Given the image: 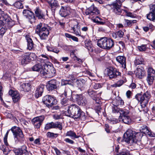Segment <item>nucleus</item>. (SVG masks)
I'll list each match as a JSON object with an SVG mask.
<instances>
[{
  "label": "nucleus",
  "mask_w": 155,
  "mask_h": 155,
  "mask_svg": "<svg viewBox=\"0 0 155 155\" xmlns=\"http://www.w3.org/2000/svg\"><path fill=\"white\" fill-rule=\"evenodd\" d=\"M65 114L68 116L73 118L76 120L80 119L84 120L86 118L85 113L78 105L75 104L71 105L68 107V109L65 111Z\"/></svg>",
  "instance_id": "obj_1"
},
{
  "label": "nucleus",
  "mask_w": 155,
  "mask_h": 155,
  "mask_svg": "<svg viewBox=\"0 0 155 155\" xmlns=\"http://www.w3.org/2000/svg\"><path fill=\"white\" fill-rule=\"evenodd\" d=\"M143 134L141 132H136L131 129H128L124 134L123 141L128 143H136L141 138Z\"/></svg>",
  "instance_id": "obj_2"
},
{
  "label": "nucleus",
  "mask_w": 155,
  "mask_h": 155,
  "mask_svg": "<svg viewBox=\"0 0 155 155\" xmlns=\"http://www.w3.org/2000/svg\"><path fill=\"white\" fill-rule=\"evenodd\" d=\"M11 130L14 136L15 142L16 144L19 142L22 144L25 140L22 131L20 127L16 126L12 127Z\"/></svg>",
  "instance_id": "obj_3"
},
{
  "label": "nucleus",
  "mask_w": 155,
  "mask_h": 155,
  "mask_svg": "<svg viewBox=\"0 0 155 155\" xmlns=\"http://www.w3.org/2000/svg\"><path fill=\"white\" fill-rule=\"evenodd\" d=\"M97 45L101 48L110 50L114 46V44L111 39L104 37L98 40Z\"/></svg>",
  "instance_id": "obj_4"
},
{
  "label": "nucleus",
  "mask_w": 155,
  "mask_h": 155,
  "mask_svg": "<svg viewBox=\"0 0 155 155\" xmlns=\"http://www.w3.org/2000/svg\"><path fill=\"white\" fill-rule=\"evenodd\" d=\"M151 97L150 92L149 91H147L143 94H138L135 96L136 99L140 102L141 106L143 107H145L147 104Z\"/></svg>",
  "instance_id": "obj_5"
},
{
  "label": "nucleus",
  "mask_w": 155,
  "mask_h": 155,
  "mask_svg": "<svg viewBox=\"0 0 155 155\" xmlns=\"http://www.w3.org/2000/svg\"><path fill=\"white\" fill-rule=\"evenodd\" d=\"M129 114L128 110L121 109L120 111V116L119 118L120 121L128 124H130L131 121V119L127 115Z\"/></svg>",
  "instance_id": "obj_6"
},
{
  "label": "nucleus",
  "mask_w": 155,
  "mask_h": 155,
  "mask_svg": "<svg viewBox=\"0 0 155 155\" xmlns=\"http://www.w3.org/2000/svg\"><path fill=\"white\" fill-rule=\"evenodd\" d=\"M107 74L110 79H115L121 75V73L115 68L110 67L106 69Z\"/></svg>",
  "instance_id": "obj_7"
},
{
  "label": "nucleus",
  "mask_w": 155,
  "mask_h": 155,
  "mask_svg": "<svg viewBox=\"0 0 155 155\" xmlns=\"http://www.w3.org/2000/svg\"><path fill=\"white\" fill-rule=\"evenodd\" d=\"M43 103L48 107H51L53 105L56 104L57 101L55 98L50 95H46L43 98Z\"/></svg>",
  "instance_id": "obj_8"
},
{
  "label": "nucleus",
  "mask_w": 155,
  "mask_h": 155,
  "mask_svg": "<svg viewBox=\"0 0 155 155\" xmlns=\"http://www.w3.org/2000/svg\"><path fill=\"white\" fill-rule=\"evenodd\" d=\"M114 1L111 4V7L113 12L115 14L117 15H121L124 13V10L121 9L120 7L121 3Z\"/></svg>",
  "instance_id": "obj_9"
},
{
  "label": "nucleus",
  "mask_w": 155,
  "mask_h": 155,
  "mask_svg": "<svg viewBox=\"0 0 155 155\" xmlns=\"http://www.w3.org/2000/svg\"><path fill=\"white\" fill-rule=\"evenodd\" d=\"M99 13V10L94 6L91 5L88 9H87L85 14L87 15H89V18L92 20V17L97 16V15Z\"/></svg>",
  "instance_id": "obj_10"
},
{
  "label": "nucleus",
  "mask_w": 155,
  "mask_h": 155,
  "mask_svg": "<svg viewBox=\"0 0 155 155\" xmlns=\"http://www.w3.org/2000/svg\"><path fill=\"white\" fill-rule=\"evenodd\" d=\"M60 82L56 80H51L48 81L46 85L47 90L49 91L56 89L59 86Z\"/></svg>",
  "instance_id": "obj_11"
},
{
  "label": "nucleus",
  "mask_w": 155,
  "mask_h": 155,
  "mask_svg": "<svg viewBox=\"0 0 155 155\" xmlns=\"http://www.w3.org/2000/svg\"><path fill=\"white\" fill-rule=\"evenodd\" d=\"M27 149V147L25 145H23L20 148L14 149L13 151L15 155H29Z\"/></svg>",
  "instance_id": "obj_12"
},
{
  "label": "nucleus",
  "mask_w": 155,
  "mask_h": 155,
  "mask_svg": "<svg viewBox=\"0 0 155 155\" xmlns=\"http://www.w3.org/2000/svg\"><path fill=\"white\" fill-rule=\"evenodd\" d=\"M44 119L45 117L43 116H41L34 118L32 120V122L35 127L36 128H39Z\"/></svg>",
  "instance_id": "obj_13"
},
{
  "label": "nucleus",
  "mask_w": 155,
  "mask_h": 155,
  "mask_svg": "<svg viewBox=\"0 0 155 155\" xmlns=\"http://www.w3.org/2000/svg\"><path fill=\"white\" fill-rule=\"evenodd\" d=\"M58 128L59 130H61L62 129V124L60 122H57L54 123L51 122L48 123L45 125V128L46 130H48L51 128Z\"/></svg>",
  "instance_id": "obj_14"
},
{
  "label": "nucleus",
  "mask_w": 155,
  "mask_h": 155,
  "mask_svg": "<svg viewBox=\"0 0 155 155\" xmlns=\"http://www.w3.org/2000/svg\"><path fill=\"white\" fill-rule=\"evenodd\" d=\"M9 94L12 97V99L14 103L19 101L21 98V96L17 91L10 90L8 92Z\"/></svg>",
  "instance_id": "obj_15"
},
{
  "label": "nucleus",
  "mask_w": 155,
  "mask_h": 155,
  "mask_svg": "<svg viewBox=\"0 0 155 155\" xmlns=\"http://www.w3.org/2000/svg\"><path fill=\"white\" fill-rule=\"evenodd\" d=\"M22 13L24 16L31 20L32 22L35 20V17L32 12L28 10L25 9L23 10Z\"/></svg>",
  "instance_id": "obj_16"
},
{
  "label": "nucleus",
  "mask_w": 155,
  "mask_h": 155,
  "mask_svg": "<svg viewBox=\"0 0 155 155\" xmlns=\"http://www.w3.org/2000/svg\"><path fill=\"white\" fill-rule=\"evenodd\" d=\"M76 101L80 105H85L87 103L85 97L81 94H76L74 96Z\"/></svg>",
  "instance_id": "obj_17"
},
{
  "label": "nucleus",
  "mask_w": 155,
  "mask_h": 155,
  "mask_svg": "<svg viewBox=\"0 0 155 155\" xmlns=\"http://www.w3.org/2000/svg\"><path fill=\"white\" fill-rule=\"evenodd\" d=\"M30 53H25L22 54L21 56V63L22 65H25L28 64L31 61Z\"/></svg>",
  "instance_id": "obj_18"
},
{
  "label": "nucleus",
  "mask_w": 155,
  "mask_h": 155,
  "mask_svg": "<svg viewBox=\"0 0 155 155\" xmlns=\"http://www.w3.org/2000/svg\"><path fill=\"white\" fill-rule=\"evenodd\" d=\"M140 130L141 133L147 134L150 137H155V134L152 133L148 127L145 125L142 126Z\"/></svg>",
  "instance_id": "obj_19"
},
{
  "label": "nucleus",
  "mask_w": 155,
  "mask_h": 155,
  "mask_svg": "<svg viewBox=\"0 0 155 155\" xmlns=\"http://www.w3.org/2000/svg\"><path fill=\"white\" fill-rule=\"evenodd\" d=\"M49 28L48 25L44 23H40L36 26L35 32L36 33H39Z\"/></svg>",
  "instance_id": "obj_20"
},
{
  "label": "nucleus",
  "mask_w": 155,
  "mask_h": 155,
  "mask_svg": "<svg viewBox=\"0 0 155 155\" xmlns=\"http://www.w3.org/2000/svg\"><path fill=\"white\" fill-rule=\"evenodd\" d=\"M116 60L122 65V67L124 69L126 68V59L124 56H118L117 57Z\"/></svg>",
  "instance_id": "obj_21"
},
{
  "label": "nucleus",
  "mask_w": 155,
  "mask_h": 155,
  "mask_svg": "<svg viewBox=\"0 0 155 155\" xmlns=\"http://www.w3.org/2000/svg\"><path fill=\"white\" fill-rule=\"evenodd\" d=\"M49 28L43 31H40L39 33H37L39 35L40 39L41 40L46 39L49 34Z\"/></svg>",
  "instance_id": "obj_22"
},
{
  "label": "nucleus",
  "mask_w": 155,
  "mask_h": 155,
  "mask_svg": "<svg viewBox=\"0 0 155 155\" xmlns=\"http://www.w3.org/2000/svg\"><path fill=\"white\" fill-rule=\"evenodd\" d=\"M71 29L73 31V33L77 36H80L81 35V31L80 30V26L78 23L71 27Z\"/></svg>",
  "instance_id": "obj_23"
},
{
  "label": "nucleus",
  "mask_w": 155,
  "mask_h": 155,
  "mask_svg": "<svg viewBox=\"0 0 155 155\" xmlns=\"http://www.w3.org/2000/svg\"><path fill=\"white\" fill-rule=\"evenodd\" d=\"M47 2L51 8L54 10L59 6L58 1L56 0H48Z\"/></svg>",
  "instance_id": "obj_24"
},
{
  "label": "nucleus",
  "mask_w": 155,
  "mask_h": 155,
  "mask_svg": "<svg viewBox=\"0 0 155 155\" xmlns=\"http://www.w3.org/2000/svg\"><path fill=\"white\" fill-rule=\"evenodd\" d=\"M35 14L39 19H44L45 15L42 11L38 8H36L35 10Z\"/></svg>",
  "instance_id": "obj_25"
},
{
  "label": "nucleus",
  "mask_w": 155,
  "mask_h": 155,
  "mask_svg": "<svg viewBox=\"0 0 155 155\" xmlns=\"http://www.w3.org/2000/svg\"><path fill=\"white\" fill-rule=\"evenodd\" d=\"M25 38L27 42L28 49L29 50L32 49L34 48V44L32 40L28 35H26Z\"/></svg>",
  "instance_id": "obj_26"
},
{
  "label": "nucleus",
  "mask_w": 155,
  "mask_h": 155,
  "mask_svg": "<svg viewBox=\"0 0 155 155\" xmlns=\"http://www.w3.org/2000/svg\"><path fill=\"white\" fill-rule=\"evenodd\" d=\"M44 88V85H41L38 87L35 91V96L37 97L41 96L43 92V89Z\"/></svg>",
  "instance_id": "obj_27"
},
{
  "label": "nucleus",
  "mask_w": 155,
  "mask_h": 155,
  "mask_svg": "<svg viewBox=\"0 0 155 155\" xmlns=\"http://www.w3.org/2000/svg\"><path fill=\"white\" fill-rule=\"evenodd\" d=\"M124 35V33L122 31H119L115 32H113L112 34V37L114 39H118L123 37Z\"/></svg>",
  "instance_id": "obj_28"
},
{
  "label": "nucleus",
  "mask_w": 155,
  "mask_h": 155,
  "mask_svg": "<svg viewBox=\"0 0 155 155\" xmlns=\"http://www.w3.org/2000/svg\"><path fill=\"white\" fill-rule=\"evenodd\" d=\"M31 85L28 83H24L21 84L19 87V89L21 91H28L30 90Z\"/></svg>",
  "instance_id": "obj_29"
},
{
  "label": "nucleus",
  "mask_w": 155,
  "mask_h": 155,
  "mask_svg": "<svg viewBox=\"0 0 155 155\" xmlns=\"http://www.w3.org/2000/svg\"><path fill=\"white\" fill-rule=\"evenodd\" d=\"M14 24V22L8 15V17L6 18V20H5L2 22V25H6L9 27H12Z\"/></svg>",
  "instance_id": "obj_30"
},
{
  "label": "nucleus",
  "mask_w": 155,
  "mask_h": 155,
  "mask_svg": "<svg viewBox=\"0 0 155 155\" xmlns=\"http://www.w3.org/2000/svg\"><path fill=\"white\" fill-rule=\"evenodd\" d=\"M65 135L66 136L70 137L72 139H74L78 138L80 136L77 135L76 134L74 131L70 130L67 132Z\"/></svg>",
  "instance_id": "obj_31"
},
{
  "label": "nucleus",
  "mask_w": 155,
  "mask_h": 155,
  "mask_svg": "<svg viewBox=\"0 0 155 155\" xmlns=\"http://www.w3.org/2000/svg\"><path fill=\"white\" fill-rule=\"evenodd\" d=\"M47 75L46 77L50 78L55 75V71L53 68H51L47 69Z\"/></svg>",
  "instance_id": "obj_32"
},
{
  "label": "nucleus",
  "mask_w": 155,
  "mask_h": 155,
  "mask_svg": "<svg viewBox=\"0 0 155 155\" xmlns=\"http://www.w3.org/2000/svg\"><path fill=\"white\" fill-rule=\"evenodd\" d=\"M88 94L94 100L96 101L97 96L96 92L91 89H89L88 91Z\"/></svg>",
  "instance_id": "obj_33"
},
{
  "label": "nucleus",
  "mask_w": 155,
  "mask_h": 155,
  "mask_svg": "<svg viewBox=\"0 0 155 155\" xmlns=\"http://www.w3.org/2000/svg\"><path fill=\"white\" fill-rule=\"evenodd\" d=\"M8 17L7 15L4 12L0 10V23H2V22Z\"/></svg>",
  "instance_id": "obj_34"
},
{
  "label": "nucleus",
  "mask_w": 155,
  "mask_h": 155,
  "mask_svg": "<svg viewBox=\"0 0 155 155\" xmlns=\"http://www.w3.org/2000/svg\"><path fill=\"white\" fill-rule=\"evenodd\" d=\"M42 66L40 64H35L32 68V69L34 71H40L42 70Z\"/></svg>",
  "instance_id": "obj_35"
},
{
  "label": "nucleus",
  "mask_w": 155,
  "mask_h": 155,
  "mask_svg": "<svg viewBox=\"0 0 155 155\" xmlns=\"http://www.w3.org/2000/svg\"><path fill=\"white\" fill-rule=\"evenodd\" d=\"M115 106H118L119 105H122L124 104L123 101L120 97H116L115 100Z\"/></svg>",
  "instance_id": "obj_36"
},
{
  "label": "nucleus",
  "mask_w": 155,
  "mask_h": 155,
  "mask_svg": "<svg viewBox=\"0 0 155 155\" xmlns=\"http://www.w3.org/2000/svg\"><path fill=\"white\" fill-rule=\"evenodd\" d=\"M147 18L150 21H155V14L152 12L147 15Z\"/></svg>",
  "instance_id": "obj_37"
},
{
  "label": "nucleus",
  "mask_w": 155,
  "mask_h": 155,
  "mask_svg": "<svg viewBox=\"0 0 155 155\" xmlns=\"http://www.w3.org/2000/svg\"><path fill=\"white\" fill-rule=\"evenodd\" d=\"M85 45L87 49L90 51H93L92 45L91 41H85Z\"/></svg>",
  "instance_id": "obj_38"
},
{
  "label": "nucleus",
  "mask_w": 155,
  "mask_h": 155,
  "mask_svg": "<svg viewBox=\"0 0 155 155\" xmlns=\"http://www.w3.org/2000/svg\"><path fill=\"white\" fill-rule=\"evenodd\" d=\"M122 15H126L132 18H134L136 17L135 15L131 12H128L126 10H124V13L122 14Z\"/></svg>",
  "instance_id": "obj_39"
},
{
  "label": "nucleus",
  "mask_w": 155,
  "mask_h": 155,
  "mask_svg": "<svg viewBox=\"0 0 155 155\" xmlns=\"http://www.w3.org/2000/svg\"><path fill=\"white\" fill-rule=\"evenodd\" d=\"M144 74V71L143 69L140 68H138L136 73V75L138 77L140 78H141L142 76Z\"/></svg>",
  "instance_id": "obj_40"
},
{
  "label": "nucleus",
  "mask_w": 155,
  "mask_h": 155,
  "mask_svg": "<svg viewBox=\"0 0 155 155\" xmlns=\"http://www.w3.org/2000/svg\"><path fill=\"white\" fill-rule=\"evenodd\" d=\"M59 14L62 17H65L67 15V12L66 9L63 7H61L60 12Z\"/></svg>",
  "instance_id": "obj_41"
},
{
  "label": "nucleus",
  "mask_w": 155,
  "mask_h": 155,
  "mask_svg": "<svg viewBox=\"0 0 155 155\" xmlns=\"http://www.w3.org/2000/svg\"><path fill=\"white\" fill-rule=\"evenodd\" d=\"M94 17H92V20L94 22L97 23L101 25H103L104 24V22L101 21H100V20H101V18L98 16H96L94 18Z\"/></svg>",
  "instance_id": "obj_42"
},
{
  "label": "nucleus",
  "mask_w": 155,
  "mask_h": 155,
  "mask_svg": "<svg viewBox=\"0 0 155 155\" xmlns=\"http://www.w3.org/2000/svg\"><path fill=\"white\" fill-rule=\"evenodd\" d=\"M154 80V75H147V81L149 85H151L153 84Z\"/></svg>",
  "instance_id": "obj_43"
},
{
  "label": "nucleus",
  "mask_w": 155,
  "mask_h": 155,
  "mask_svg": "<svg viewBox=\"0 0 155 155\" xmlns=\"http://www.w3.org/2000/svg\"><path fill=\"white\" fill-rule=\"evenodd\" d=\"M61 103L62 107L66 106L69 104V101L68 99L64 98L61 100Z\"/></svg>",
  "instance_id": "obj_44"
},
{
  "label": "nucleus",
  "mask_w": 155,
  "mask_h": 155,
  "mask_svg": "<svg viewBox=\"0 0 155 155\" xmlns=\"http://www.w3.org/2000/svg\"><path fill=\"white\" fill-rule=\"evenodd\" d=\"M147 75H154L155 74V70L150 67L147 68Z\"/></svg>",
  "instance_id": "obj_45"
},
{
  "label": "nucleus",
  "mask_w": 155,
  "mask_h": 155,
  "mask_svg": "<svg viewBox=\"0 0 155 155\" xmlns=\"http://www.w3.org/2000/svg\"><path fill=\"white\" fill-rule=\"evenodd\" d=\"M124 83V81L123 80H120L118 81L116 83L111 85L113 87H120Z\"/></svg>",
  "instance_id": "obj_46"
},
{
  "label": "nucleus",
  "mask_w": 155,
  "mask_h": 155,
  "mask_svg": "<svg viewBox=\"0 0 155 155\" xmlns=\"http://www.w3.org/2000/svg\"><path fill=\"white\" fill-rule=\"evenodd\" d=\"M63 116L61 112H59L58 114H55L53 115V118L55 120H58L62 118Z\"/></svg>",
  "instance_id": "obj_47"
},
{
  "label": "nucleus",
  "mask_w": 155,
  "mask_h": 155,
  "mask_svg": "<svg viewBox=\"0 0 155 155\" xmlns=\"http://www.w3.org/2000/svg\"><path fill=\"white\" fill-rule=\"evenodd\" d=\"M14 5L15 7L18 9L22 8L23 7L22 3L19 1L16 2Z\"/></svg>",
  "instance_id": "obj_48"
},
{
  "label": "nucleus",
  "mask_w": 155,
  "mask_h": 155,
  "mask_svg": "<svg viewBox=\"0 0 155 155\" xmlns=\"http://www.w3.org/2000/svg\"><path fill=\"white\" fill-rule=\"evenodd\" d=\"M47 136L48 137L54 138L58 136V134L48 132L47 133Z\"/></svg>",
  "instance_id": "obj_49"
},
{
  "label": "nucleus",
  "mask_w": 155,
  "mask_h": 155,
  "mask_svg": "<svg viewBox=\"0 0 155 155\" xmlns=\"http://www.w3.org/2000/svg\"><path fill=\"white\" fill-rule=\"evenodd\" d=\"M72 81L70 80H62L61 82L62 85H65L67 84H71Z\"/></svg>",
  "instance_id": "obj_50"
},
{
  "label": "nucleus",
  "mask_w": 155,
  "mask_h": 155,
  "mask_svg": "<svg viewBox=\"0 0 155 155\" xmlns=\"http://www.w3.org/2000/svg\"><path fill=\"white\" fill-rule=\"evenodd\" d=\"M118 48L117 49L118 51L121 49H123L125 47V45L124 42L121 41H119L117 45Z\"/></svg>",
  "instance_id": "obj_51"
},
{
  "label": "nucleus",
  "mask_w": 155,
  "mask_h": 155,
  "mask_svg": "<svg viewBox=\"0 0 155 155\" xmlns=\"http://www.w3.org/2000/svg\"><path fill=\"white\" fill-rule=\"evenodd\" d=\"M72 93L71 91L69 89L65 90L64 92L62 94V95H64L66 97L68 95L69 96Z\"/></svg>",
  "instance_id": "obj_52"
},
{
  "label": "nucleus",
  "mask_w": 155,
  "mask_h": 155,
  "mask_svg": "<svg viewBox=\"0 0 155 155\" xmlns=\"http://www.w3.org/2000/svg\"><path fill=\"white\" fill-rule=\"evenodd\" d=\"M9 133V131L8 130L7 131V132L6 133L5 136L4 138V143L7 146H8V144L7 142V138H8V135Z\"/></svg>",
  "instance_id": "obj_53"
},
{
  "label": "nucleus",
  "mask_w": 155,
  "mask_h": 155,
  "mask_svg": "<svg viewBox=\"0 0 155 155\" xmlns=\"http://www.w3.org/2000/svg\"><path fill=\"white\" fill-rule=\"evenodd\" d=\"M143 62V60L140 57L137 58L135 61V63L137 64H142Z\"/></svg>",
  "instance_id": "obj_54"
},
{
  "label": "nucleus",
  "mask_w": 155,
  "mask_h": 155,
  "mask_svg": "<svg viewBox=\"0 0 155 155\" xmlns=\"http://www.w3.org/2000/svg\"><path fill=\"white\" fill-rule=\"evenodd\" d=\"M137 48L140 51H145L146 49V45H142L140 46H138Z\"/></svg>",
  "instance_id": "obj_55"
},
{
  "label": "nucleus",
  "mask_w": 155,
  "mask_h": 155,
  "mask_svg": "<svg viewBox=\"0 0 155 155\" xmlns=\"http://www.w3.org/2000/svg\"><path fill=\"white\" fill-rule=\"evenodd\" d=\"M130 155L129 151L126 150H124L123 151L117 154V155Z\"/></svg>",
  "instance_id": "obj_56"
},
{
  "label": "nucleus",
  "mask_w": 155,
  "mask_h": 155,
  "mask_svg": "<svg viewBox=\"0 0 155 155\" xmlns=\"http://www.w3.org/2000/svg\"><path fill=\"white\" fill-rule=\"evenodd\" d=\"M40 71L41 74L46 77V76L47 75V70H46L45 68L44 69H42V70Z\"/></svg>",
  "instance_id": "obj_57"
},
{
  "label": "nucleus",
  "mask_w": 155,
  "mask_h": 155,
  "mask_svg": "<svg viewBox=\"0 0 155 155\" xmlns=\"http://www.w3.org/2000/svg\"><path fill=\"white\" fill-rule=\"evenodd\" d=\"M122 109H118L117 107V106L114 107L112 108V111L114 113H115L119 112H120V110Z\"/></svg>",
  "instance_id": "obj_58"
},
{
  "label": "nucleus",
  "mask_w": 155,
  "mask_h": 155,
  "mask_svg": "<svg viewBox=\"0 0 155 155\" xmlns=\"http://www.w3.org/2000/svg\"><path fill=\"white\" fill-rule=\"evenodd\" d=\"M93 87L94 89H96L101 87V85L99 83L95 84L93 85Z\"/></svg>",
  "instance_id": "obj_59"
},
{
  "label": "nucleus",
  "mask_w": 155,
  "mask_h": 155,
  "mask_svg": "<svg viewBox=\"0 0 155 155\" xmlns=\"http://www.w3.org/2000/svg\"><path fill=\"white\" fill-rule=\"evenodd\" d=\"M64 141H65L66 142L71 144H73L74 143V141L73 140L68 138L65 139Z\"/></svg>",
  "instance_id": "obj_60"
},
{
  "label": "nucleus",
  "mask_w": 155,
  "mask_h": 155,
  "mask_svg": "<svg viewBox=\"0 0 155 155\" xmlns=\"http://www.w3.org/2000/svg\"><path fill=\"white\" fill-rule=\"evenodd\" d=\"M53 149L54 150L56 155H62L61 153L56 147H54Z\"/></svg>",
  "instance_id": "obj_61"
},
{
  "label": "nucleus",
  "mask_w": 155,
  "mask_h": 155,
  "mask_svg": "<svg viewBox=\"0 0 155 155\" xmlns=\"http://www.w3.org/2000/svg\"><path fill=\"white\" fill-rule=\"evenodd\" d=\"M5 31L6 30L3 27L1 28H0V35H3L5 32Z\"/></svg>",
  "instance_id": "obj_62"
},
{
  "label": "nucleus",
  "mask_w": 155,
  "mask_h": 155,
  "mask_svg": "<svg viewBox=\"0 0 155 155\" xmlns=\"http://www.w3.org/2000/svg\"><path fill=\"white\" fill-rule=\"evenodd\" d=\"M105 129L106 132L107 133H110V130L109 129V127L108 124H106L105 126Z\"/></svg>",
  "instance_id": "obj_63"
},
{
  "label": "nucleus",
  "mask_w": 155,
  "mask_h": 155,
  "mask_svg": "<svg viewBox=\"0 0 155 155\" xmlns=\"http://www.w3.org/2000/svg\"><path fill=\"white\" fill-rule=\"evenodd\" d=\"M95 109L97 113L99 114V113L101 112V108L100 106H96L95 107Z\"/></svg>",
  "instance_id": "obj_64"
}]
</instances>
